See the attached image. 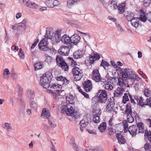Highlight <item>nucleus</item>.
<instances>
[{
	"instance_id": "f257e3e1",
	"label": "nucleus",
	"mask_w": 151,
	"mask_h": 151,
	"mask_svg": "<svg viewBox=\"0 0 151 151\" xmlns=\"http://www.w3.org/2000/svg\"><path fill=\"white\" fill-rule=\"evenodd\" d=\"M52 78L51 73L47 72L45 75L40 77V83L41 86L44 88L47 89L49 88L51 80Z\"/></svg>"
},
{
	"instance_id": "f03ea898",
	"label": "nucleus",
	"mask_w": 151,
	"mask_h": 151,
	"mask_svg": "<svg viewBox=\"0 0 151 151\" xmlns=\"http://www.w3.org/2000/svg\"><path fill=\"white\" fill-rule=\"evenodd\" d=\"M97 96L98 97V103L104 104L107 101V94L105 90H99L98 92Z\"/></svg>"
},
{
	"instance_id": "7ed1b4c3",
	"label": "nucleus",
	"mask_w": 151,
	"mask_h": 151,
	"mask_svg": "<svg viewBox=\"0 0 151 151\" xmlns=\"http://www.w3.org/2000/svg\"><path fill=\"white\" fill-rule=\"evenodd\" d=\"M57 64L61 67L65 71H67L69 67L67 63L65 62L64 59L60 55H57L56 58Z\"/></svg>"
},
{
	"instance_id": "20e7f679",
	"label": "nucleus",
	"mask_w": 151,
	"mask_h": 151,
	"mask_svg": "<svg viewBox=\"0 0 151 151\" xmlns=\"http://www.w3.org/2000/svg\"><path fill=\"white\" fill-rule=\"evenodd\" d=\"M120 73L122 77H124L128 80H132V75L133 74V72L130 69L127 68H121Z\"/></svg>"
},
{
	"instance_id": "39448f33",
	"label": "nucleus",
	"mask_w": 151,
	"mask_h": 151,
	"mask_svg": "<svg viewBox=\"0 0 151 151\" xmlns=\"http://www.w3.org/2000/svg\"><path fill=\"white\" fill-rule=\"evenodd\" d=\"M73 72L75 81L79 80L83 76L82 71L78 67L74 68Z\"/></svg>"
},
{
	"instance_id": "423d86ee",
	"label": "nucleus",
	"mask_w": 151,
	"mask_h": 151,
	"mask_svg": "<svg viewBox=\"0 0 151 151\" xmlns=\"http://www.w3.org/2000/svg\"><path fill=\"white\" fill-rule=\"evenodd\" d=\"M48 45V42L47 39L43 38L38 44L39 48L41 50L45 51L49 50L50 49Z\"/></svg>"
},
{
	"instance_id": "0eeeda50",
	"label": "nucleus",
	"mask_w": 151,
	"mask_h": 151,
	"mask_svg": "<svg viewBox=\"0 0 151 151\" xmlns=\"http://www.w3.org/2000/svg\"><path fill=\"white\" fill-rule=\"evenodd\" d=\"M99 55L97 54L93 53L89 56L85 61V63H89V65L93 64L95 61L98 60L100 58Z\"/></svg>"
},
{
	"instance_id": "6e6552de",
	"label": "nucleus",
	"mask_w": 151,
	"mask_h": 151,
	"mask_svg": "<svg viewBox=\"0 0 151 151\" xmlns=\"http://www.w3.org/2000/svg\"><path fill=\"white\" fill-rule=\"evenodd\" d=\"M62 86L61 85H59L58 84L57 85L55 84H54L50 86H49V90L52 93H55L56 94L57 93H55L57 92V94L58 95H60V92L61 91Z\"/></svg>"
},
{
	"instance_id": "1a4fd4ad",
	"label": "nucleus",
	"mask_w": 151,
	"mask_h": 151,
	"mask_svg": "<svg viewBox=\"0 0 151 151\" xmlns=\"http://www.w3.org/2000/svg\"><path fill=\"white\" fill-rule=\"evenodd\" d=\"M91 78L95 82H98L100 81L101 79V76L98 70L95 69L91 73Z\"/></svg>"
},
{
	"instance_id": "9d476101",
	"label": "nucleus",
	"mask_w": 151,
	"mask_h": 151,
	"mask_svg": "<svg viewBox=\"0 0 151 151\" xmlns=\"http://www.w3.org/2000/svg\"><path fill=\"white\" fill-rule=\"evenodd\" d=\"M45 3L47 6L50 8L57 6L60 4L59 1L57 0H46Z\"/></svg>"
},
{
	"instance_id": "9b49d317",
	"label": "nucleus",
	"mask_w": 151,
	"mask_h": 151,
	"mask_svg": "<svg viewBox=\"0 0 151 151\" xmlns=\"http://www.w3.org/2000/svg\"><path fill=\"white\" fill-rule=\"evenodd\" d=\"M68 108L67 109V110H66V113L67 115L68 116H70L72 117L76 118L78 116V114L76 111H75L72 106H69Z\"/></svg>"
},
{
	"instance_id": "f8f14e48",
	"label": "nucleus",
	"mask_w": 151,
	"mask_h": 151,
	"mask_svg": "<svg viewBox=\"0 0 151 151\" xmlns=\"http://www.w3.org/2000/svg\"><path fill=\"white\" fill-rule=\"evenodd\" d=\"M70 51V49L68 46H62L58 50V52L63 55H68Z\"/></svg>"
},
{
	"instance_id": "ddd939ff",
	"label": "nucleus",
	"mask_w": 151,
	"mask_h": 151,
	"mask_svg": "<svg viewBox=\"0 0 151 151\" xmlns=\"http://www.w3.org/2000/svg\"><path fill=\"white\" fill-rule=\"evenodd\" d=\"M83 87L86 92H90L92 89V85L91 81L88 80L85 81L83 83Z\"/></svg>"
},
{
	"instance_id": "4468645a",
	"label": "nucleus",
	"mask_w": 151,
	"mask_h": 151,
	"mask_svg": "<svg viewBox=\"0 0 151 151\" xmlns=\"http://www.w3.org/2000/svg\"><path fill=\"white\" fill-rule=\"evenodd\" d=\"M118 81L119 85L121 87H126L127 84H128V80L124 77L122 76L118 78Z\"/></svg>"
},
{
	"instance_id": "2eb2a0df",
	"label": "nucleus",
	"mask_w": 151,
	"mask_h": 151,
	"mask_svg": "<svg viewBox=\"0 0 151 151\" xmlns=\"http://www.w3.org/2000/svg\"><path fill=\"white\" fill-rule=\"evenodd\" d=\"M137 128L135 125H132L130 126L128 128L129 132L132 136H135L138 133Z\"/></svg>"
},
{
	"instance_id": "dca6fc26",
	"label": "nucleus",
	"mask_w": 151,
	"mask_h": 151,
	"mask_svg": "<svg viewBox=\"0 0 151 151\" xmlns=\"http://www.w3.org/2000/svg\"><path fill=\"white\" fill-rule=\"evenodd\" d=\"M124 91V90L123 88L118 87L114 92V96L116 97H121Z\"/></svg>"
},
{
	"instance_id": "f3484780",
	"label": "nucleus",
	"mask_w": 151,
	"mask_h": 151,
	"mask_svg": "<svg viewBox=\"0 0 151 151\" xmlns=\"http://www.w3.org/2000/svg\"><path fill=\"white\" fill-rule=\"evenodd\" d=\"M81 37L77 34L73 35L70 37L71 43L76 45L80 41Z\"/></svg>"
},
{
	"instance_id": "a211bd4d",
	"label": "nucleus",
	"mask_w": 151,
	"mask_h": 151,
	"mask_svg": "<svg viewBox=\"0 0 151 151\" xmlns=\"http://www.w3.org/2000/svg\"><path fill=\"white\" fill-rule=\"evenodd\" d=\"M61 40L63 43L68 46L71 43L70 37L67 35H64L61 37Z\"/></svg>"
},
{
	"instance_id": "6ab92c4d",
	"label": "nucleus",
	"mask_w": 151,
	"mask_h": 151,
	"mask_svg": "<svg viewBox=\"0 0 151 151\" xmlns=\"http://www.w3.org/2000/svg\"><path fill=\"white\" fill-rule=\"evenodd\" d=\"M116 137L117 138L119 142L121 144H124L126 141L124 137L122 135L121 133H118L116 135Z\"/></svg>"
},
{
	"instance_id": "aec40b11",
	"label": "nucleus",
	"mask_w": 151,
	"mask_h": 151,
	"mask_svg": "<svg viewBox=\"0 0 151 151\" xmlns=\"http://www.w3.org/2000/svg\"><path fill=\"white\" fill-rule=\"evenodd\" d=\"M139 18L138 17H134L130 21L132 26L135 27H138L139 23Z\"/></svg>"
},
{
	"instance_id": "412c9836",
	"label": "nucleus",
	"mask_w": 151,
	"mask_h": 151,
	"mask_svg": "<svg viewBox=\"0 0 151 151\" xmlns=\"http://www.w3.org/2000/svg\"><path fill=\"white\" fill-rule=\"evenodd\" d=\"M137 127L138 128V133H143L146 130H145L144 124L140 122L137 123Z\"/></svg>"
},
{
	"instance_id": "4be33fe9",
	"label": "nucleus",
	"mask_w": 151,
	"mask_h": 151,
	"mask_svg": "<svg viewBox=\"0 0 151 151\" xmlns=\"http://www.w3.org/2000/svg\"><path fill=\"white\" fill-rule=\"evenodd\" d=\"M139 16V19L141 21L144 22L147 21V16H145V13L142 9H141L140 11Z\"/></svg>"
},
{
	"instance_id": "5701e85b",
	"label": "nucleus",
	"mask_w": 151,
	"mask_h": 151,
	"mask_svg": "<svg viewBox=\"0 0 151 151\" xmlns=\"http://www.w3.org/2000/svg\"><path fill=\"white\" fill-rule=\"evenodd\" d=\"M53 32L52 30H50V29L47 30L46 33L45 35V38L51 39L53 37Z\"/></svg>"
},
{
	"instance_id": "b1692460",
	"label": "nucleus",
	"mask_w": 151,
	"mask_h": 151,
	"mask_svg": "<svg viewBox=\"0 0 151 151\" xmlns=\"http://www.w3.org/2000/svg\"><path fill=\"white\" fill-rule=\"evenodd\" d=\"M83 56V53L82 51L77 50L73 53V57L77 59L82 58Z\"/></svg>"
},
{
	"instance_id": "393cba45",
	"label": "nucleus",
	"mask_w": 151,
	"mask_h": 151,
	"mask_svg": "<svg viewBox=\"0 0 151 151\" xmlns=\"http://www.w3.org/2000/svg\"><path fill=\"white\" fill-rule=\"evenodd\" d=\"M124 15L126 18L127 20L129 21H130L133 18H134V14L131 12H126L124 14Z\"/></svg>"
},
{
	"instance_id": "a878e982",
	"label": "nucleus",
	"mask_w": 151,
	"mask_h": 151,
	"mask_svg": "<svg viewBox=\"0 0 151 151\" xmlns=\"http://www.w3.org/2000/svg\"><path fill=\"white\" fill-rule=\"evenodd\" d=\"M107 127L106 123L105 122L101 123L98 127V129L101 132H103L106 129Z\"/></svg>"
},
{
	"instance_id": "bb28decb",
	"label": "nucleus",
	"mask_w": 151,
	"mask_h": 151,
	"mask_svg": "<svg viewBox=\"0 0 151 151\" xmlns=\"http://www.w3.org/2000/svg\"><path fill=\"white\" fill-rule=\"evenodd\" d=\"M134 99L136 100L139 105L142 107H143L144 106V103L145 102L143 101V100L142 97L135 96Z\"/></svg>"
},
{
	"instance_id": "cd10ccee",
	"label": "nucleus",
	"mask_w": 151,
	"mask_h": 151,
	"mask_svg": "<svg viewBox=\"0 0 151 151\" xmlns=\"http://www.w3.org/2000/svg\"><path fill=\"white\" fill-rule=\"evenodd\" d=\"M126 7V5L124 3H122L119 5L117 7L119 11V14H122L125 11V8Z\"/></svg>"
},
{
	"instance_id": "c85d7f7f",
	"label": "nucleus",
	"mask_w": 151,
	"mask_h": 151,
	"mask_svg": "<svg viewBox=\"0 0 151 151\" xmlns=\"http://www.w3.org/2000/svg\"><path fill=\"white\" fill-rule=\"evenodd\" d=\"M50 114L49 111H47L45 108L43 109L41 116L45 118H48V117L50 116Z\"/></svg>"
},
{
	"instance_id": "c756f323",
	"label": "nucleus",
	"mask_w": 151,
	"mask_h": 151,
	"mask_svg": "<svg viewBox=\"0 0 151 151\" xmlns=\"http://www.w3.org/2000/svg\"><path fill=\"white\" fill-rule=\"evenodd\" d=\"M10 72L8 69H5L2 73L3 77L5 79H8L9 77Z\"/></svg>"
},
{
	"instance_id": "7c9ffc66",
	"label": "nucleus",
	"mask_w": 151,
	"mask_h": 151,
	"mask_svg": "<svg viewBox=\"0 0 151 151\" xmlns=\"http://www.w3.org/2000/svg\"><path fill=\"white\" fill-rule=\"evenodd\" d=\"M125 113L127 115L132 114V111L130 104H127L125 110Z\"/></svg>"
},
{
	"instance_id": "2f4dec72",
	"label": "nucleus",
	"mask_w": 151,
	"mask_h": 151,
	"mask_svg": "<svg viewBox=\"0 0 151 151\" xmlns=\"http://www.w3.org/2000/svg\"><path fill=\"white\" fill-rule=\"evenodd\" d=\"M26 5L28 7L33 9L36 8L37 4L30 1H28L26 2Z\"/></svg>"
},
{
	"instance_id": "473e14b6",
	"label": "nucleus",
	"mask_w": 151,
	"mask_h": 151,
	"mask_svg": "<svg viewBox=\"0 0 151 151\" xmlns=\"http://www.w3.org/2000/svg\"><path fill=\"white\" fill-rule=\"evenodd\" d=\"M70 144L72 146L74 149L76 151H79L80 149L75 143V141L74 138L72 139L70 141Z\"/></svg>"
},
{
	"instance_id": "72a5a7b5",
	"label": "nucleus",
	"mask_w": 151,
	"mask_h": 151,
	"mask_svg": "<svg viewBox=\"0 0 151 151\" xmlns=\"http://www.w3.org/2000/svg\"><path fill=\"white\" fill-rule=\"evenodd\" d=\"M66 100L70 104H73L74 103V96L70 94L66 97Z\"/></svg>"
},
{
	"instance_id": "f704fd0d",
	"label": "nucleus",
	"mask_w": 151,
	"mask_h": 151,
	"mask_svg": "<svg viewBox=\"0 0 151 151\" xmlns=\"http://www.w3.org/2000/svg\"><path fill=\"white\" fill-rule=\"evenodd\" d=\"M35 97V94L33 91L29 90L27 92V97L30 101H32L34 99Z\"/></svg>"
},
{
	"instance_id": "c9c22d12",
	"label": "nucleus",
	"mask_w": 151,
	"mask_h": 151,
	"mask_svg": "<svg viewBox=\"0 0 151 151\" xmlns=\"http://www.w3.org/2000/svg\"><path fill=\"white\" fill-rule=\"evenodd\" d=\"M103 87L109 91H111L113 88V86L109 82H107L105 85H103Z\"/></svg>"
},
{
	"instance_id": "e433bc0d",
	"label": "nucleus",
	"mask_w": 151,
	"mask_h": 151,
	"mask_svg": "<svg viewBox=\"0 0 151 151\" xmlns=\"http://www.w3.org/2000/svg\"><path fill=\"white\" fill-rule=\"evenodd\" d=\"M99 115V114H94L93 115V121L96 123H98L100 121V119Z\"/></svg>"
},
{
	"instance_id": "4c0bfd02",
	"label": "nucleus",
	"mask_w": 151,
	"mask_h": 151,
	"mask_svg": "<svg viewBox=\"0 0 151 151\" xmlns=\"http://www.w3.org/2000/svg\"><path fill=\"white\" fill-rule=\"evenodd\" d=\"M27 23V20L24 19L21 22L19 23L18 24V27L19 28H25Z\"/></svg>"
},
{
	"instance_id": "58836bf2",
	"label": "nucleus",
	"mask_w": 151,
	"mask_h": 151,
	"mask_svg": "<svg viewBox=\"0 0 151 151\" xmlns=\"http://www.w3.org/2000/svg\"><path fill=\"white\" fill-rule=\"evenodd\" d=\"M78 1V0H68L67 2V6L69 7L70 8Z\"/></svg>"
},
{
	"instance_id": "ea45409f",
	"label": "nucleus",
	"mask_w": 151,
	"mask_h": 151,
	"mask_svg": "<svg viewBox=\"0 0 151 151\" xmlns=\"http://www.w3.org/2000/svg\"><path fill=\"white\" fill-rule=\"evenodd\" d=\"M144 136L145 138H147L149 141L151 143V132L145 131Z\"/></svg>"
},
{
	"instance_id": "a19ab883",
	"label": "nucleus",
	"mask_w": 151,
	"mask_h": 151,
	"mask_svg": "<svg viewBox=\"0 0 151 151\" xmlns=\"http://www.w3.org/2000/svg\"><path fill=\"white\" fill-rule=\"evenodd\" d=\"M85 119L82 120L80 122V126H81L82 127H86L88 124L89 122L88 121L85 120Z\"/></svg>"
},
{
	"instance_id": "79ce46f5",
	"label": "nucleus",
	"mask_w": 151,
	"mask_h": 151,
	"mask_svg": "<svg viewBox=\"0 0 151 151\" xmlns=\"http://www.w3.org/2000/svg\"><path fill=\"white\" fill-rule=\"evenodd\" d=\"M144 148L146 151H151V145L147 142L145 145Z\"/></svg>"
},
{
	"instance_id": "37998d69",
	"label": "nucleus",
	"mask_w": 151,
	"mask_h": 151,
	"mask_svg": "<svg viewBox=\"0 0 151 151\" xmlns=\"http://www.w3.org/2000/svg\"><path fill=\"white\" fill-rule=\"evenodd\" d=\"M3 128L6 129L8 130H10L12 129L11 124L7 123H5L3 124Z\"/></svg>"
},
{
	"instance_id": "c03bdc74",
	"label": "nucleus",
	"mask_w": 151,
	"mask_h": 151,
	"mask_svg": "<svg viewBox=\"0 0 151 151\" xmlns=\"http://www.w3.org/2000/svg\"><path fill=\"white\" fill-rule=\"evenodd\" d=\"M48 124L50 125V128L52 129L54 128L57 126L56 124L55 123L54 121L51 120H49Z\"/></svg>"
},
{
	"instance_id": "a18cd8bd",
	"label": "nucleus",
	"mask_w": 151,
	"mask_h": 151,
	"mask_svg": "<svg viewBox=\"0 0 151 151\" xmlns=\"http://www.w3.org/2000/svg\"><path fill=\"white\" fill-rule=\"evenodd\" d=\"M54 35L53 37V39L54 42H60V40H61V39L60 38L57 34L55 32L54 34Z\"/></svg>"
},
{
	"instance_id": "49530a36",
	"label": "nucleus",
	"mask_w": 151,
	"mask_h": 151,
	"mask_svg": "<svg viewBox=\"0 0 151 151\" xmlns=\"http://www.w3.org/2000/svg\"><path fill=\"white\" fill-rule=\"evenodd\" d=\"M127 122L129 123H132L134 121V118L132 114L127 115Z\"/></svg>"
},
{
	"instance_id": "de8ad7c7",
	"label": "nucleus",
	"mask_w": 151,
	"mask_h": 151,
	"mask_svg": "<svg viewBox=\"0 0 151 151\" xmlns=\"http://www.w3.org/2000/svg\"><path fill=\"white\" fill-rule=\"evenodd\" d=\"M129 100L128 94L127 93L124 94V95L123 96L122 102L124 104L126 103Z\"/></svg>"
},
{
	"instance_id": "09e8293b",
	"label": "nucleus",
	"mask_w": 151,
	"mask_h": 151,
	"mask_svg": "<svg viewBox=\"0 0 151 151\" xmlns=\"http://www.w3.org/2000/svg\"><path fill=\"white\" fill-rule=\"evenodd\" d=\"M18 55L19 58L22 59H23L24 58V52L22 50V48H20L19 52Z\"/></svg>"
},
{
	"instance_id": "8fccbe9b",
	"label": "nucleus",
	"mask_w": 151,
	"mask_h": 151,
	"mask_svg": "<svg viewBox=\"0 0 151 151\" xmlns=\"http://www.w3.org/2000/svg\"><path fill=\"white\" fill-rule=\"evenodd\" d=\"M34 66L35 70H37L41 69L42 68V65L41 63H37L35 64Z\"/></svg>"
},
{
	"instance_id": "3c124183",
	"label": "nucleus",
	"mask_w": 151,
	"mask_h": 151,
	"mask_svg": "<svg viewBox=\"0 0 151 151\" xmlns=\"http://www.w3.org/2000/svg\"><path fill=\"white\" fill-rule=\"evenodd\" d=\"M128 122L126 120L124 121L123 122V126L124 127V132H127V130H128Z\"/></svg>"
},
{
	"instance_id": "603ef678",
	"label": "nucleus",
	"mask_w": 151,
	"mask_h": 151,
	"mask_svg": "<svg viewBox=\"0 0 151 151\" xmlns=\"http://www.w3.org/2000/svg\"><path fill=\"white\" fill-rule=\"evenodd\" d=\"M109 103L108 104L110 106H111L112 107H114L115 105V102L114 101V97H112L111 98L109 99L108 100Z\"/></svg>"
},
{
	"instance_id": "864d4df0",
	"label": "nucleus",
	"mask_w": 151,
	"mask_h": 151,
	"mask_svg": "<svg viewBox=\"0 0 151 151\" xmlns=\"http://www.w3.org/2000/svg\"><path fill=\"white\" fill-rule=\"evenodd\" d=\"M45 58L46 59L45 60V62H47L48 63H50L52 62V58L51 56L46 55Z\"/></svg>"
},
{
	"instance_id": "5fc2aeb1",
	"label": "nucleus",
	"mask_w": 151,
	"mask_h": 151,
	"mask_svg": "<svg viewBox=\"0 0 151 151\" xmlns=\"http://www.w3.org/2000/svg\"><path fill=\"white\" fill-rule=\"evenodd\" d=\"M69 105H67V104H64L62 105L61 107V110L62 113H66V110H67V109L68 108Z\"/></svg>"
},
{
	"instance_id": "6e6d98bb",
	"label": "nucleus",
	"mask_w": 151,
	"mask_h": 151,
	"mask_svg": "<svg viewBox=\"0 0 151 151\" xmlns=\"http://www.w3.org/2000/svg\"><path fill=\"white\" fill-rule=\"evenodd\" d=\"M43 129L46 132H49L50 130V127L48 125L45 123H43Z\"/></svg>"
},
{
	"instance_id": "4d7b16f0",
	"label": "nucleus",
	"mask_w": 151,
	"mask_h": 151,
	"mask_svg": "<svg viewBox=\"0 0 151 151\" xmlns=\"http://www.w3.org/2000/svg\"><path fill=\"white\" fill-rule=\"evenodd\" d=\"M113 107L111 106L109 104H108L106 107V111L108 112H110L112 110L113 111H114V110L113 109Z\"/></svg>"
},
{
	"instance_id": "13d9d810",
	"label": "nucleus",
	"mask_w": 151,
	"mask_h": 151,
	"mask_svg": "<svg viewBox=\"0 0 151 151\" xmlns=\"http://www.w3.org/2000/svg\"><path fill=\"white\" fill-rule=\"evenodd\" d=\"M101 66H102L104 68H105L106 67L109 66V63L106 61H102V62L101 64Z\"/></svg>"
},
{
	"instance_id": "bf43d9fd",
	"label": "nucleus",
	"mask_w": 151,
	"mask_h": 151,
	"mask_svg": "<svg viewBox=\"0 0 151 151\" xmlns=\"http://www.w3.org/2000/svg\"><path fill=\"white\" fill-rule=\"evenodd\" d=\"M30 106L32 108H33L34 109H36L37 105L36 104L34 101H32L30 103Z\"/></svg>"
},
{
	"instance_id": "052dcab7",
	"label": "nucleus",
	"mask_w": 151,
	"mask_h": 151,
	"mask_svg": "<svg viewBox=\"0 0 151 151\" xmlns=\"http://www.w3.org/2000/svg\"><path fill=\"white\" fill-rule=\"evenodd\" d=\"M111 6L113 7L114 9H116L117 8V3L116 1H111Z\"/></svg>"
},
{
	"instance_id": "680f3d73",
	"label": "nucleus",
	"mask_w": 151,
	"mask_h": 151,
	"mask_svg": "<svg viewBox=\"0 0 151 151\" xmlns=\"http://www.w3.org/2000/svg\"><path fill=\"white\" fill-rule=\"evenodd\" d=\"M151 104V98H147L146 99V102H145L144 105H148Z\"/></svg>"
},
{
	"instance_id": "e2e57ef3",
	"label": "nucleus",
	"mask_w": 151,
	"mask_h": 151,
	"mask_svg": "<svg viewBox=\"0 0 151 151\" xmlns=\"http://www.w3.org/2000/svg\"><path fill=\"white\" fill-rule=\"evenodd\" d=\"M151 92L148 89H145V91L144 94L147 97H149L151 95Z\"/></svg>"
},
{
	"instance_id": "0e129e2a",
	"label": "nucleus",
	"mask_w": 151,
	"mask_h": 151,
	"mask_svg": "<svg viewBox=\"0 0 151 151\" xmlns=\"http://www.w3.org/2000/svg\"><path fill=\"white\" fill-rule=\"evenodd\" d=\"M113 119L112 118H110L109 120V127H108L109 128V129L110 128H111V127H112L114 126V123L113 122Z\"/></svg>"
},
{
	"instance_id": "69168bd1",
	"label": "nucleus",
	"mask_w": 151,
	"mask_h": 151,
	"mask_svg": "<svg viewBox=\"0 0 151 151\" xmlns=\"http://www.w3.org/2000/svg\"><path fill=\"white\" fill-rule=\"evenodd\" d=\"M61 30L60 29H58L55 32L57 35L60 37V38L61 39Z\"/></svg>"
},
{
	"instance_id": "338daca9",
	"label": "nucleus",
	"mask_w": 151,
	"mask_h": 151,
	"mask_svg": "<svg viewBox=\"0 0 151 151\" xmlns=\"http://www.w3.org/2000/svg\"><path fill=\"white\" fill-rule=\"evenodd\" d=\"M129 96L130 100L131 103L134 105L135 104L136 102L135 101L134 99L132 98L131 95L129 94Z\"/></svg>"
},
{
	"instance_id": "774afa93",
	"label": "nucleus",
	"mask_w": 151,
	"mask_h": 151,
	"mask_svg": "<svg viewBox=\"0 0 151 151\" xmlns=\"http://www.w3.org/2000/svg\"><path fill=\"white\" fill-rule=\"evenodd\" d=\"M147 19L151 22V12L147 14Z\"/></svg>"
}]
</instances>
